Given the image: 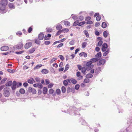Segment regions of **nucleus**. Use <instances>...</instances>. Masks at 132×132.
Listing matches in <instances>:
<instances>
[{"instance_id": "obj_1", "label": "nucleus", "mask_w": 132, "mask_h": 132, "mask_svg": "<svg viewBox=\"0 0 132 132\" xmlns=\"http://www.w3.org/2000/svg\"><path fill=\"white\" fill-rule=\"evenodd\" d=\"M3 94L5 97H8L10 96V92L9 88L8 87L5 88L3 89Z\"/></svg>"}, {"instance_id": "obj_2", "label": "nucleus", "mask_w": 132, "mask_h": 132, "mask_svg": "<svg viewBox=\"0 0 132 132\" xmlns=\"http://www.w3.org/2000/svg\"><path fill=\"white\" fill-rule=\"evenodd\" d=\"M7 2L6 0H2L0 2V8H4L7 5Z\"/></svg>"}, {"instance_id": "obj_3", "label": "nucleus", "mask_w": 132, "mask_h": 132, "mask_svg": "<svg viewBox=\"0 0 132 132\" xmlns=\"http://www.w3.org/2000/svg\"><path fill=\"white\" fill-rule=\"evenodd\" d=\"M23 46V44L22 42H20L18 44L14 46L13 48L16 49H20Z\"/></svg>"}, {"instance_id": "obj_4", "label": "nucleus", "mask_w": 132, "mask_h": 132, "mask_svg": "<svg viewBox=\"0 0 132 132\" xmlns=\"http://www.w3.org/2000/svg\"><path fill=\"white\" fill-rule=\"evenodd\" d=\"M97 39L98 40H99V41L98 42L97 45V46H101L103 43V39L101 37H97Z\"/></svg>"}, {"instance_id": "obj_5", "label": "nucleus", "mask_w": 132, "mask_h": 132, "mask_svg": "<svg viewBox=\"0 0 132 132\" xmlns=\"http://www.w3.org/2000/svg\"><path fill=\"white\" fill-rule=\"evenodd\" d=\"M28 91L30 92H31L34 94H35L36 93V89L34 88H31V87H29L28 88Z\"/></svg>"}, {"instance_id": "obj_6", "label": "nucleus", "mask_w": 132, "mask_h": 132, "mask_svg": "<svg viewBox=\"0 0 132 132\" xmlns=\"http://www.w3.org/2000/svg\"><path fill=\"white\" fill-rule=\"evenodd\" d=\"M105 62V60L104 59H102L99 61V62L97 64L98 66L101 65H103Z\"/></svg>"}, {"instance_id": "obj_7", "label": "nucleus", "mask_w": 132, "mask_h": 132, "mask_svg": "<svg viewBox=\"0 0 132 132\" xmlns=\"http://www.w3.org/2000/svg\"><path fill=\"white\" fill-rule=\"evenodd\" d=\"M32 45L31 42H29L26 43L24 45V47L25 49H28L31 47Z\"/></svg>"}, {"instance_id": "obj_8", "label": "nucleus", "mask_w": 132, "mask_h": 132, "mask_svg": "<svg viewBox=\"0 0 132 132\" xmlns=\"http://www.w3.org/2000/svg\"><path fill=\"white\" fill-rule=\"evenodd\" d=\"M108 47V45L106 43H104L103 44L102 47V50L103 52H105L106 51L105 49L107 48Z\"/></svg>"}, {"instance_id": "obj_9", "label": "nucleus", "mask_w": 132, "mask_h": 132, "mask_svg": "<svg viewBox=\"0 0 132 132\" xmlns=\"http://www.w3.org/2000/svg\"><path fill=\"white\" fill-rule=\"evenodd\" d=\"M9 49V47L7 46H4L2 47L1 48V50L2 51H6L8 50Z\"/></svg>"}, {"instance_id": "obj_10", "label": "nucleus", "mask_w": 132, "mask_h": 132, "mask_svg": "<svg viewBox=\"0 0 132 132\" xmlns=\"http://www.w3.org/2000/svg\"><path fill=\"white\" fill-rule=\"evenodd\" d=\"M16 82L15 81H13V84L12 86V88L13 90H14L16 88Z\"/></svg>"}, {"instance_id": "obj_11", "label": "nucleus", "mask_w": 132, "mask_h": 132, "mask_svg": "<svg viewBox=\"0 0 132 132\" xmlns=\"http://www.w3.org/2000/svg\"><path fill=\"white\" fill-rule=\"evenodd\" d=\"M44 35L43 33H40L38 35V39L40 40H42L44 37Z\"/></svg>"}, {"instance_id": "obj_12", "label": "nucleus", "mask_w": 132, "mask_h": 132, "mask_svg": "<svg viewBox=\"0 0 132 132\" xmlns=\"http://www.w3.org/2000/svg\"><path fill=\"white\" fill-rule=\"evenodd\" d=\"M99 60V59L95 57V58H94L91 59L90 60L92 63L93 62H95L96 61H98Z\"/></svg>"}, {"instance_id": "obj_13", "label": "nucleus", "mask_w": 132, "mask_h": 132, "mask_svg": "<svg viewBox=\"0 0 132 132\" xmlns=\"http://www.w3.org/2000/svg\"><path fill=\"white\" fill-rule=\"evenodd\" d=\"M101 70V67H98L95 70V72L97 74L100 72Z\"/></svg>"}, {"instance_id": "obj_14", "label": "nucleus", "mask_w": 132, "mask_h": 132, "mask_svg": "<svg viewBox=\"0 0 132 132\" xmlns=\"http://www.w3.org/2000/svg\"><path fill=\"white\" fill-rule=\"evenodd\" d=\"M47 92V89L46 87H44L43 89V93L44 94H46Z\"/></svg>"}, {"instance_id": "obj_15", "label": "nucleus", "mask_w": 132, "mask_h": 132, "mask_svg": "<svg viewBox=\"0 0 132 132\" xmlns=\"http://www.w3.org/2000/svg\"><path fill=\"white\" fill-rule=\"evenodd\" d=\"M12 84V81H10L7 82L5 84L6 86H11Z\"/></svg>"}, {"instance_id": "obj_16", "label": "nucleus", "mask_w": 132, "mask_h": 132, "mask_svg": "<svg viewBox=\"0 0 132 132\" xmlns=\"http://www.w3.org/2000/svg\"><path fill=\"white\" fill-rule=\"evenodd\" d=\"M41 72L43 74H46L48 72V71L47 69H44L42 70Z\"/></svg>"}, {"instance_id": "obj_17", "label": "nucleus", "mask_w": 132, "mask_h": 132, "mask_svg": "<svg viewBox=\"0 0 132 132\" xmlns=\"http://www.w3.org/2000/svg\"><path fill=\"white\" fill-rule=\"evenodd\" d=\"M79 55L80 56H83L85 57H86L87 56V54L84 52L80 53Z\"/></svg>"}, {"instance_id": "obj_18", "label": "nucleus", "mask_w": 132, "mask_h": 132, "mask_svg": "<svg viewBox=\"0 0 132 132\" xmlns=\"http://www.w3.org/2000/svg\"><path fill=\"white\" fill-rule=\"evenodd\" d=\"M87 66L86 70H87L89 71L92 69V68L93 67L94 65H90V66Z\"/></svg>"}, {"instance_id": "obj_19", "label": "nucleus", "mask_w": 132, "mask_h": 132, "mask_svg": "<svg viewBox=\"0 0 132 132\" xmlns=\"http://www.w3.org/2000/svg\"><path fill=\"white\" fill-rule=\"evenodd\" d=\"M62 28V26L61 24H58L56 27V29L57 30H60Z\"/></svg>"}, {"instance_id": "obj_20", "label": "nucleus", "mask_w": 132, "mask_h": 132, "mask_svg": "<svg viewBox=\"0 0 132 132\" xmlns=\"http://www.w3.org/2000/svg\"><path fill=\"white\" fill-rule=\"evenodd\" d=\"M64 24L67 26H69L70 24V22L68 21H65L64 22Z\"/></svg>"}, {"instance_id": "obj_21", "label": "nucleus", "mask_w": 132, "mask_h": 132, "mask_svg": "<svg viewBox=\"0 0 132 132\" xmlns=\"http://www.w3.org/2000/svg\"><path fill=\"white\" fill-rule=\"evenodd\" d=\"M93 75L91 73H88L87 74L86 76V77L87 78H90L92 77Z\"/></svg>"}, {"instance_id": "obj_22", "label": "nucleus", "mask_w": 132, "mask_h": 132, "mask_svg": "<svg viewBox=\"0 0 132 132\" xmlns=\"http://www.w3.org/2000/svg\"><path fill=\"white\" fill-rule=\"evenodd\" d=\"M101 52H99L95 55V57H96L100 58L101 56Z\"/></svg>"}, {"instance_id": "obj_23", "label": "nucleus", "mask_w": 132, "mask_h": 132, "mask_svg": "<svg viewBox=\"0 0 132 132\" xmlns=\"http://www.w3.org/2000/svg\"><path fill=\"white\" fill-rule=\"evenodd\" d=\"M81 70V72L83 73L84 75H86V68L84 67H83L82 68Z\"/></svg>"}, {"instance_id": "obj_24", "label": "nucleus", "mask_w": 132, "mask_h": 132, "mask_svg": "<svg viewBox=\"0 0 132 132\" xmlns=\"http://www.w3.org/2000/svg\"><path fill=\"white\" fill-rule=\"evenodd\" d=\"M8 6L10 8H14V6L13 3H9L8 4Z\"/></svg>"}, {"instance_id": "obj_25", "label": "nucleus", "mask_w": 132, "mask_h": 132, "mask_svg": "<svg viewBox=\"0 0 132 132\" xmlns=\"http://www.w3.org/2000/svg\"><path fill=\"white\" fill-rule=\"evenodd\" d=\"M110 50L109 49H108L103 54V55L104 56H106L109 52Z\"/></svg>"}, {"instance_id": "obj_26", "label": "nucleus", "mask_w": 132, "mask_h": 132, "mask_svg": "<svg viewBox=\"0 0 132 132\" xmlns=\"http://www.w3.org/2000/svg\"><path fill=\"white\" fill-rule=\"evenodd\" d=\"M7 12L5 9H0V13L2 14H4Z\"/></svg>"}, {"instance_id": "obj_27", "label": "nucleus", "mask_w": 132, "mask_h": 132, "mask_svg": "<svg viewBox=\"0 0 132 132\" xmlns=\"http://www.w3.org/2000/svg\"><path fill=\"white\" fill-rule=\"evenodd\" d=\"M35 48H32L29 50V52L30 53H33L35 51Z\"/></svg>"}, {"instance_id": "obj_28", "label": "nucleus", "mask_w": 132, "mask_h": 132, "mask_svg": "<svg viewBox=\"0 0 132 132\" xmlns=\"http://www.w3.org/2000/svg\"><path fill=\"white\" fill-rule=\"evenodd\" d=\"M79 21L78 20H77L76 21H75L74 23H73V26H76L77 25H78V26L79 25Z\"/></svg>"}, {"instance_id": "obj_29", "label": "nucleus", "mask_w": 132, "mask_h": 132, "mask_svg": "<svg viewBox=\"0 0 132 132\" xmlns=\"http://www.w3.org/2000/svg\"><path fill=\"white\" fill-rule=\"evenodd\" d=\"M66 88L64 86H63L61 88L62 92L63 93H65L66 91Z\"/></svg>"}, {"instance_id": "obj_30", "label": "nucleus", "mask_w": 132, "mask_h": 132, "mask_svg": "<svg viewBox=\"0 0 132 132\" xmlns=\"http://www.w3.org/2000/svg\"><path fill=\"white\" fill-rule=\"evenodd\" d=\"M107 26V24L105 22H102V27L103 28H105Z\"/></svg>"}, {"instance_id": "obj_31", "label": "nucleus", "mask_w": 132, "mask_h": 132, "mask_svg": "<svg viewBox=\"0 0 132 132\" xmlns=\"http://www.w3.org/2000/svg\"><path fill=\"white\" fill-rule=\"evenodd\" d=\"M70 80L71 82L74 84H75L77 83V81L76 80L73 78H71L70 79Z\"/></svg>"}, {"instance_id": "obj_32", "label": "nucleus", "mask_w": 132, "mask_h": 132, "mask_svg": "<svg viewBox=\"0 0 132 132\" xmlns=\"http://www.w3.org/2000/svg\"><path fill=\"white\" fill-rule=\"evenodd\" d=\"M19 92L21 94H23L24 93L25 91L23 89L21 88L19 90Z\"/></svg>"}, {"instance_id": "obj_33", "label": "nucleus", "mask_w": 132, "mask_h": 132, "mask_svg": "<svg viewBox=\"0 0 132 132\" xmlns=\"http://www.w3.org/2000/svg\"><path fill=\"white\" fill-rule=\"evenodd\" d=\"M42 66V64H39L37 65L36 67H35L34 68V69L35 70L36 69H38L40 68V67H41Z\"/></svg>"}, {"instance_id": "obj_34", "label": "nucleus", "mask_w": 132, "mask_h": 132, "mask_svg": "<svg viewBox=\"0 0 132 132\" xmlns=\"http://www.w3.org/2000/svg\"><path fill=\"white\" fill-rule=\"evenodd\" d=\"M103 35L104 37L105 38H106L108 36V33L106 31H105L103 32Z\"/></svg>"}, {"instance_id": "obj_35", "label": "nucleus", "mask_w": 132, "mask_h": 132, "mask_svg": "<svg viewBox=\"0 0 132 132\" xmlns=\"http://www.w3.org/2000/svg\"><path fill=\"white\" fill-rule=\"evenodd\" d=\"M62 32H67L69 31V30L67 28H64L61 30Z\"/></svg>"}, {"instance_id": "obj_36", "label": "nucleus", "mask_w": 132, "mask_h": 132, "mask_svg": "<svg viewBox=\"0 0 132 132\" xmlns=\"http://www.w3.org/2000/svg\"><path fill=\"white\" fill-rule=\"evenodd\" d=\"M90 81V80L88 78L85 79L84 81V83H89Z\"/></svg>"}, {"instance_id": "obj_37", "label": "nucleus", "mask_w": 132, "mask_h": 132, "mask_svg": "<svg viewBox=\"0 0 132 132\" xmlns=\"http://www.w3.org/2000/svg\"><path fill=\"white\" fill-rule=\"evenodd\" d=\"M69 65L68 64H67L65 66L64 72L67 71L69 68Z\"/></svg>"}, {"instance_id": "obj_38", "label": "nucleus", "mask_w": 132, "mask_h": 132, "mask_svg": "<svg viewBox=\"0 0 132 132\" xmlns=\"http://www.w3.org/2000/svg\"><path fill=\"white\" fill-rule=\"evenodd\" d=\"M84 33L85 34L86 37H88L89 36V35L88 32L86 30H85L84 31Z\"/></svg>"}, {"instance_id": "obj_39", "label": "nucleus", "mask_w": 132, "mask_h": 132, "mask_svg": "<svg viewBox=\"0 0 132 132\" xmlns=\"http://www.w3.org/2000/svg\"><path fill=\"white\" fill-rule=\"evenodd\" d=\"M35 43L38 45H39L40 41L38 40V39H36L35 40Z\"/></svg>"}, {"instance_id": "obj_40", "label": "nucleus", "mask_w": 132, "mask_h": 132, "mask_svg": "<svg viewBox=\"0 0 132 132\" xmlns=\"http://www.w3.org/2000/svg\"><path fill=\"white\" fill-rule=\"evenodd\" d=\"M92 62H91V61H90V60L89 61L87 62L86 63V66H90V65H92Z\"/></svg>"}, {"instance_id": "obj_41", "label": "nucleus", "mask_w": 132, "mask_h": 132, "mask_svg": "<svg viewBox=\"0 0 132 132\" xmlns=\"http://www.w3.org/2000/svg\"><path fill=\"white\" fill-rule=\"evenodd\" d=\"M31 79H32V80L28 79V83L30 84H32L33 83L32 80L33 81L34 80L32 78H31Z\"/></svg>"}, {"instance_id": "obj_42", "label": "nucleus", "mask_w": 132, "mask_h": 132, "mask_svg": "<svg viewBox=\"0 0 132 132\" xmlns=\"http://www.w3.org/2000/svg\"><path fill=\"white\" fill-rule=\"evenodd\" d=\"M56 94L57 95L60 94L61 93L60 90L59 89H57L56 91Z\"/></svg>"}, {"instance_id": "obj_43", "label": "nucleus", "mask_w": 132, "mask_h": 132, "mask_svg": "<svg viewBox=\"0 0 132 132\" xmlns=\"http://www.w3.org/2000/svg\"><path fill=\"white\" fill-rule=\"evenodd\" d=\"M7 70L8 72L11 73H13L15 72V70H14L8 69Z\"/></svg>"}, {"instance_id": "obj_44", "label": "nucleus", "mask_w": 132, "mask_h": 132, "mask_svg": "<svg viewBox=\"0 0 132 132\" xmlns=\"http://www.w3.org/2000/svg\"><path fill=\"white\" fill-rule=\"evenodd\" d=\"M87 44V43L86 42H85L82 43V47L83 48H85L86 47V45Z\"/></svg>"}, {"instance_id": "obj_45", "label": "nucleus", "mask_w": 132, "mask_h": 132, "mask_svg": "<svg viewBox=\"0 0 132 132\" xmlns=\"http://www.w3.org/2000/svg\"><path fill=\"white\" fill-rule=\"evenodd\" d=\"M48 92L49 94L53 95L54 92V90L52 89H50L49 90Z\"/></svg>"}, {"instance_id": "obj_46", "label": "nucleus", "mask_w": 132, "mask_h": 132, "mask_svg": "<svg viewBox=\"0 0 132 132\" xmlns=\"http://www.w3.org/2000/svg\"><path fill=\"white\" fill-rule=\"evenodd\" d=\"M85 23V21H83L80 22H79V25L78 26H81L84 24Z\"/></svg>"}, {"instance_id": "obj_47", "label": "nucleus", "mask_w": 132, "mask_h": 132, "mask_svg": "<svg viewBox=\"0 0 132 132\" xmlns=\"http://www.w3.org/2000/svg\"><path fill=\"white\" fill-rule=\"evenodd\" d=\"M63 84L64 86H67L68 84V81L66 80H64L63 81Z\"/></svg>"}, {"instance_id": "obj_48", "label": "nucleus", "mask_w": 132, "mask_h": 132, "mask_svg": "<svg viewBox=\"0 0 132 132\" xmlns=\"http://www.w3.org/2000/svg\"><path fill=\"white\" fill-rule=\"evenodd\" d=\"M46 31L47 32H50L52 31V29L50 28H46Z\"/></svg>"}, {"instance_id": "obj_49", "label": "nucleus", "mask_w": 132, "mask_h": 132, "mask_svg": "<svg viewBox=\"0 0 132 132\" xmlns=\"http://www.w3.org/2000/svg\"><path fill=\"white\" fill-rule=\"evenodd\" d=\"M101 19V17L100 16H97L96 18V20L97 21H100Z\"/></svg>"}, {"instance_id": "obj_50", "label": "nucleus", "mask_w": 132, "mask_h": 132, "mask_svg": "<svg viewBox=\"0 0 132 132\" xmlns=\"http://www.w3.org/2000/svg\"><path fill=\"white\" fill-rule=\"evenodd\" d=\"M75 43V40H72L69 42V44L71 45H73Z\"/></svg>"}, {"instance_id": "obj_51", "label": "nucleus", "mask_w": 132, "mask_h": 132, "mask_svg": "<svg viewBox=\"0 0 132 132\" xmlns=\"http://www.w3.org/2000/svg\"><path fill=\"white\" fill-rule=\"evenodd\" d=\"M16 34L19 36H20L22 35V33L21 31H19L16 33Z\"/></svg>"}, {"instance_id": "obj_52", "label": "nucleus", "mask_w": 132, "mask_h": 132, "mask_svg": "<svg viewBox=\"0 0 132 132\" xmlns=\"http://www.w3.org/2000/svg\"><path fill=\"white\" fill-rule=\"evenodd\" d=\"M24 52L23 51L19 52H16L15 53L18 54H20L23 53Z\"/></svg>"}, {"instance_id": "obj_53", "label": "nucleus", "mask_w": 132, "mask_h": 132, "mask_svg": "<svg viewBox=\"0 0 132 132\" xmlns=\"http://www.w3.org/2000/svg\"><path fill=\"white\" fill-rule=\"evenodd\" d=\"M91 19V17L90 16H87L86 17L85 19V20L86 21H87Z\"/></svg>"}, {"instance_id": "obj_54", "label": "nucleus", "mask_w": 132, "mask_h": 132, "mask_svg": "<svg viewBox=\"0 0 132 132\" xmlns=\"http://www.w3.org/2000/svg\"><path fill=\"white\" fill-rule=\"evenodd\" d=\"M80 86L79 85L77 84L75 85V89L77 90H78L79 89Z\"/></svg>"}, {"instance_id": "obj_55", "label": "nucleus", "mask_w": 132, "mask_h": 132, "mask_svg": "<svg viewBox=\"0 0 132 132\" xmlns=\"http://www.w3.org/2000/svg\"><path fill=\"white\" fill-rule=\"evenodd\" d=\"M22 85V83L21 82H18L16 83V85L18 87L20 86H21Z\"/></svg>"}, {"instance_id": "obj_56", "label": "nucleus", "mask_w": 132, "mask_h": 132, "mask_svg": "<svg viewBox=\"0 0 132 132\" xmlns=\"http://www.w3.org/2000/svg\"><path fill=\"white\" fill-rule=\"evenodd\" d=\"M50 43V42L49 41H45L44 42V44L46 45H49Z\"/></svg>"}, {"instance_id": "obj_57", "label": "nucleus", "mask_w": 132, "mask_h": 132, "mask_svg": "<svg viewBox=\"0 0 132 132\" xmlns=\"http://www.w3.org/2000/svg\"><path fill=\"white\" fill-rule=\"evenodd\" d=\"M42 85L40 83H38V88L41 89L43 88Z\"/></svg>"}, {"instance_id": "obj_58", "label": "nucleus", "mask_w": 132, "mask_h": 132, "mask_svg": "<svg viewBox=\"0 0 132 132\" xmlns=\"http://www.w3.org/2000/svg\"><path fill=\"white\" fill-rule=\"evenodd\" d=\"M59 57L61 59V60L63 61L64 59V57L62 55H60L59 56Z\"/></svg>"}, {"instance_id": "obj_59", "label": "nucleus", "mask_w": 132, "mask_h": 132, "mask_svg": "<svg viewBox=\"0 0 132 132\" xmlns=\"http://www.w3.org/2000/svg\"><path fill=\"white\" fill-rule=\"evenodd\" d=\"M100 24V23L99 22H96L95 23V27H98Z\"/></svg>"}, {"instance_id": "obj_60", "label": "nucleus", "mask_w": 132, "mask_h": 132, "mask_svg": "<svg viewBox=\"0 0 132 132\" xmlns=\"http://www.w3.org/2000/svg\"><path fill=\"white\" fill-rule=\"evenodd\" d=\"M79 19L80 21H82L84 19L83 16H79Z\"/></svg>"}, {"instance_id": "obj_61", "label": "nucleus", "mask_w": 132, "mask_h": 132, "mask_svg": "<svg viewBox=\"0 0 132 132\" xmlns=\"http://www.w3.org/2000/svg\"><path fill=\"white\" fill-rule=\"evenodd\" d=\"M7 79V78H4L1 80V82L2 83H3Z\"/></svg>"}, {"instance_id": "obj_62", "label": "nucleus", "mask_w": 132, "mask_h": 132, "mask_svg": "<svg viewBox=\"0 0 132 132\" xmlns=\"http://www.w3.org/2000/svg\"><path fill=\"white\" fill-rule=\"evenodd\" d=\"M56 58H54L52 59L50 63H53L54 61H56Z\"/></svg>"}, {"instance_id": "obj_63", "label": "nucleus", "mask_w": 132, "mask_h": 132, "mask_svg": "<svg viewBox=\"0 0 132 132\" xmlns=\"http://www.w3.org/2000/svg\"><path fill=\"white\" fill-rule=\"evenodd\" d=\"M93 22L89 20L87 21L86 22V23L87 24H92L93 23Z\"/></svg>"}, {"instance_id": "obj_64", "label": "nucleus", "mask_w": 132, "mask_h": 132, "mask_svg": "<svg viewBox=\"0 0 132 132\" xmlns=\"http://www.w3.org/2000/svg\"><path fill=\"white\" fill-rule=\"evenodd\" d=\"M32 28L31 27H30L28 29V32L29 33H30L32 31Z\"/></svg>"}]
</instances>
